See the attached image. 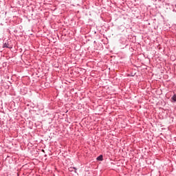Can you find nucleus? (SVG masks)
Here are the masks:
<instances>
[{"mask_svg":"<svg viewBox=\"0 0 176 176\" xmlns=\"http://www.w3.org/2000/svg\"><path fill=\"white\" fill-rule=\"evenodd\" d=\"M103 156H102V155H99L97 158H96V160H98V162H102V160H103Z\"/></svg>","mask_w":176,"mask_h":176,"instance_id":"2","label":"nucleus"},{"mask_svg":"<svg viewBox=\"0 0 176 176\" xmlns=\"http://www.w3.org/2000/svg\"><path fill=\"white\" fill-rule=\"evenodd\" d=\"M173 101H174V102H175L176 101V94H174L173 96L171 98Z\"/></svg>","mask_w":176,"mask_h":176,"instance_id":"3","label":"nucleus"},{"mask_svg":"<svg viewBox=\"0 0 176 176\" xmlns=\"http://www.w3.org/2000/svg\"><path fill=\"white\" fill-rule=\"evenodd\" d=\"M3 47H7L8 49H9V44L8 43H4L3 45Z\"/></svg>","mask_w":176,"mask_h":176,"instance_id":"4","label":"nucleus"},{"mask_svg":"<svg viewBox=\"0 0 176 176\" xmlns=\"http://www.w3.org/2000/svg\"><path fill=\"white\" fill-rule=\"evenodd\" d=\"M68 170H69V171H70V172L74 171V173H76V168H75V167H69V168H68Z\"/></svg>","mask_w":176,"mask_h":176,"instance_id":"1","label":"nucleus"}]
</instances>
